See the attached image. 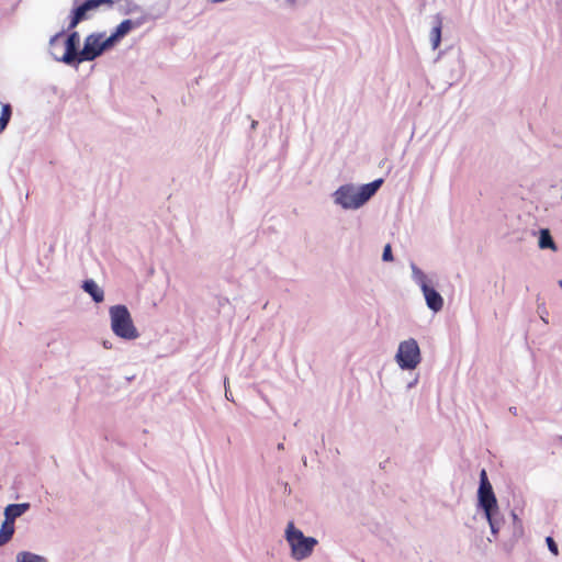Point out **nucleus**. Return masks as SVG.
Listing matches in <instances>:
<instances>
[{"label": "nucleus", "instance_id": "f257e3e1", "mask_svg": "<svg viewBox=\"0 0 562 562\" xmlns=\"http://www.w3.org/2000/svg\"><path fill=\"white\" fill-rule=\"evenodd\" d=\"M382 183V179H376L362 186L342 184L334 191L333 201L344 210H358L375 194Z\"/></svg>", "mask_w": 562, "mask_h": 562}, {"label": "nucleus", "instance_id": "f03ea898", "mask_svg": "<svg viewBox=\"0 0 562 562\" xmlns=\"http://www.w3.org/2000/svg\"><path fill=\"white\" fill-rule=\"evenodd\" d=\"M477 507L483 510L492 535H497L502 526V521L498 518V504L492 484L488 481L487 473L484 469L480 472Z\"/></svg>", "mask_w": 562, "mask_h": 562}, {"label": "nucleus", "instance_id": "7ed1b4c3", "mask_svg": "<svg viewBox=\"0 0 562 562\" xmlns=\"http://www.w3.org/2000/svg\"><path fill=\"white\" fill-rule=\"evenodd\" d=\"M284 539L290 547V555L294 561L308 559L318 544L316 538L305 536L301 529L295 527L293 521L286 524Z\"/></svg>", "mask_w": 562, "mask_h": 562}, {"label": "nucleus", "instance_id": "20e7f679", "mask_svg": "<svg viewBox=\"0 0 562 562\" xmlns=\"http://www.w3.org/2000/svg\"><path fill=\"white\" fill-rule=\"evenodd\" d=\"M110 326L113 334L124 340H135L139 331L134 325L128 308L123 304L113 305L109 308Z\"/></svg>", "mask_w": 562, "mask_h": 562}, {"label": "nucleus", "instance_id": "39448f33", "mask_svg": "<svg viewBox=\"0 0 562 562\" xmlns=\"http://www.w3.org/2000/svg\"><path fill=\"white\" fill-rule=\"evenodd\" d=\"M63 37V32H59L50 37L49 46L52 48V56L55 60L64 63L66 65H78L79 52L77 50L80 36L79 33L74 31L71 32L67 38L64 41L65 53L63 55H57L55 53L59 42Z\"/></svg>", "mask_w": 562, "mask_h": 562}, {"label": "nucleus", "instance_id": "423d86ee", "mask_svg": "<svg viewBox=\"0 0 562 562\" xmlns=\"http://www.w3.org/2000/svg\"><path fill=\"white\" fill-rule=\"evenodd\" d=\"M409 267L412 270V280L420 288L427 307L434 313L441 311L443 307V299L439 292L429 285V280L426 273L414 262H411Z\"/></svg>", "mask_w": 562, "mask_h": 562}, {"label": "nucleus", "instance_id": "0eeeda50", "mask_svg": "<svg viewBox=\"0 0 562 562\" xmlns=\"http://www.w3.org/2000/svg\"><path fill=\"white\" fill-rule=\"evenodd\" d=\"M395 361L402 370H414L422 361L418 342L408 338L400 342Z\"/></svg>", "mask_w": 562, "mask_h": 562}, {"label": "nucleus", "instance_id": "6e6552de", "mask_svg": "<svg viewBox=\"0 0 562 562\" xmlns=\"http://www.w3.org/2000/svg\"><path fill=\"white\" fill-rule=\"evenodd\" d=\"M104 37L102 33H93L86 37L83 48L79 52L78 64L91 61L103 53L101 40Z\"/></svg>", "mask_w": 562, "mask_h": 562}, {"label": "nucleus", "instance_id": "1a4fd4ad", "mask_svg": "<svg viewBox=\"0 0 562 562\" xmlns=\"http://www.w3.org/2000/svg\"><path fill=\"white\" fill-rule=\"evenodd\" d=\"M108 3L112 4L113 0H87L72 11L70 23L68 29H75L78 23L86 19L87 12L97 9L100 4Z\"/></svg>", "mask_w": 562, "mask_h": 562}, {"label": "nucleus", "instance_id": "9d476101", "mask_svg": "<svg viewBox=\"0 0 562 562\" xmlns=\"http://www.w3.org/2000/svg\"><path fill=\"white\" fill-rule=\"evenodd\" d=\"M30 508L29 503L10 504L4 509V520L14 525V520Z\"/></svg>", "mask_w": 562, "mask_h": 562}, {"label": "nucleus", "instance_id": "9b49d317", "mask_svg": "<svg viewBox=\"0 0 562 562\" xmlns=\"http://www.w3.org/2000/svg\"><path fill=\"white\" fill-rule=\"evenodd\" d=\"M442 16L437 13L432 16V27L429 34L432 49H437L441 43Z\"/></svg>", "mask_w": 562, "mask_h": 562}, {"label": "nucleus", "instance_id": "f8f14e48", "mask_svg": "<svg viewBox=\"0 0 562 562\" xmlns=\"http://www.w3.org/2000/svg\"><path fill=\"white\" fill-rule=\"evenodd\" d=\"M146 19H137V20H123L115 29L114 33L119 38L124 37L126 34H128L132 30L139 27L145 23Z\"/></svg>", "mask_w": 562, "mask_h": 562}, {"label": "nucleus", "instance_id": "ddd939ff", "mask_svg": "<svg viewBox=\"0 0 562 562\" xmlns=\"http://www.w3.org/2000/svg\"><path fill=\"white\" fill-rule=\"evenodd\" d=\"M82 289L87 292L95 303H101L104 300V291L98 285V283L88 279L83 281Z\"/></svg>", "mask_w": 562, "mask_h": 562}, {"label": "nucleus", "instance_id": "4468645a", "mask_svg": "<svg viewBox=\"0 0 562 562\" xmlns=\"http://www.w3.org/2000/svg\"><path fill=\"white\" fill-rule=\"evenodd\" d=\"M14 533V525L4 520L0 528V547L10 541Z\"/></svg>", "mask_w": 562, "mask_h": 562}, {"label": "nucleus", "instance_id": "2eb2a0df", "mask_svg": "<svg viewBox=\"0 0 562 562\" xmlns=\"http://www.w3.org/2000/svg\"><path fill=\"white\" fill-rule=\"evenodd\" d=\"M15 562H47V561L42 555L32 553L29 551H21L16 554Z\"/></svg>", "mask_w": 562, "mask_h": 562}, {"label": "nucleus", "instance_id": "dca6fc26", "mask_svg": "<svg viewBox=\"0 0 562 562\" xmlns=\"http://www.w3.org/2000/svg\"><path fill=\"white\" fill-rule=\"evenodd\" d=\"M12 115V108L9 103H3L1 106V114H0V133H2L11 119Z\"/></svg>", "mask_w": 562, "mask_h": 562}, {"label": "nucleus", "instance_id": "f3484780", "mask_svg": "<svg viewBox=\"0 0 562 562\" xmlns=\"http://www.w3.org/2000/svg\"><path fill=\"white\" fill-rule=\"evenodd\" d=\"M539 247L541 249H555V244L550 235V232L548 229H541L540 236H539Z\"/></svg>", "mask_w": 562, "mask_h": 562}, {"label": "nucleus", "instance_id": "a211bd4d", "mask_svg": "<svg viewBox=\"0 0 562 562\" xmlns=\"http://www.w3.org/2000/svg\"><path fill=\"white\" fill-rule=\"evenodd\" d=\"M120 40L116 34L113 32L109 37L106 38H102L101 40V44H102V47H103V52L110 47H112L115 42Z\"/></svg>", "mask_w": 562, "mask_h": 562}, {"label": "nucleus", "instance_id": "6ab92c4d", "mask_svg": "<svg viewBox=\"0 0 562 562\" xmlns=\"http://www.w3.org/2000/svg\"><path fill=\"white\" fill-rule=\"evenodd\" d=\"M382 260L383 261H392L393 260L392 248H391V245H389V244L385 245V247L383 249Z\"/></svg>", "mask_w": 562, "mask_h": 562}, {"label": "nucleus", "instance_id": "aec40b11", "mask_svg": "<svg viewBox=\"0 0 562 562\" xmlns=\"http://www.w3.org/2000/svg\"><path fill=\"white\" fill-rule=\"evenodd\" d=\"M547 543H548V548H549V550H550L554 555H557V554H558V546H557V543L554 542V540H553L551 537H548V538H547Z\"/></svg>", "mask_w": 562, "mask_h": 562}, {"label": "nucleus", "instance_id": "412c9836", "mask_svg": "<svg viewBox=\"0 0 562 562\" xmlns=\"http://www.w3.org/2000/svg\"><path fill=\"white\" fill-rule=\"evenodd\" d=\"M142 9L137 4L128 5L126 9L123 10L124 14H131L135 12H139Z\"/></svg>", "mask_w": 562, "mask_h": 562}, {"label": "nucleus", "instance_id": "4be33fe9", "mask_svg": "<svg viewBox=\"0 0 562 562\" xmlns=\"http://www.w3.org/2000/svg\"><path fill=\"white\" fill-rule=\"evenodd\" d=\"M257 124H258V123H257V121H252V123H251V128H252V130H255V128H256V126H257Z\"/></svg>", "mask_w": 562, "mask_h": 562}, {"label": "nucleus", "instance_id": "5701e85b", "mask_svg": "<svg viewBox=\"0 0 562 562\" xmlns=\"http://www.w3.org/2000/svg\"><path fill=\"white\" fill-rule=\"evenodd\" d=\"M415 383H416V380H415L414 382H411V383L408 384V387L414 386V385H415Z\"/></svg>", "mask_w": 562, "mask_h": 562}, {"label": "nucleus", "instance_id": "b1692460", "mask_svg": "<svg viewBox=\"0 0 562 562\" xmlns=\"http://www.w3.org/2000/svg\"><path fill=\"white\" fill-rule=\"evenodd\" d=\"M225 397H226L227 400H229V397H231V394H228V393H227V391L225 392Z\"/></svg>", "mask_w": 562, "mask_h": 562}, {"label": "nucleus", "instance_id": "393cba45", "mask_svg": "<svg viewBox=\"0 0 562 562\" xmlns=\"http://www.w3.org/2000/svg\"><path fill=\"white\" fill-rule=\"evenodd\" d=\"M225 397H226L227 400H229V397H231V394H228V393H227V391L225 392Z\"/></svg>", "mask_w": 562, "mask_h": 562}, {"label": "nucleus", "instance_id": "a878e982", "mask_svg": "<svg viewBox=\"0 0 562 562\" xmlns=\"http://www.w3.org/2000/svg\"><path fill=\"white\" fill-rule=\"evenodd\" d=\"M512 515H513L514 520H517V519H518V518H517V515H516L515 513H513Z\"/></svg>", "mask_w": 562, "mask_h": 562}, {"label": "nucleus", "instance_id": "bb28decb", "mask_svg": "<svg viewBox=\"0 0 562 562\" xmlns=\"http://www.w3.org/2000/svg\"><path fill=\"white\" fill-rule=\"evenodd\" d=\"M105 348H110L111 346H109V342H104L103 344Z\"/></svg>", "mask_w": 562, "mask_h": 562}, {"label": "nucleus", "instance_id": "cd10ccee", "mask_svg": "<svg viewBox=\"0 0 562 562\" xmlns=\"http://www.w3.org/2000/svg\"><path fill=\"white\" fill-rule=\"evenodd\" d=\"M559 285L562 286V280L559 281Z\"/></svg>", "mask_w": 562, "mask_h": 562}]
</instances>
